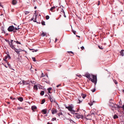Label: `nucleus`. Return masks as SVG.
Instances as JSON below:
<instances>
[{
    "instance_id": "680f3d73",
    "label": "nucleus",
    "mask_w": 124,
    "mask_h": 124,
    "mask_svg": "<svg viewBox=\"0 0 124 124\" xmlns=\"http://www.w3.org/2000/svg\"><path fill=\"white\" fill-rule=\"evenodd\" d=\"M79 101L78 102V103H80L81 102H82V101H80V100H79Z\"/></svg>"
},
{
    "instance_id": "c756f323",
    "label": "nucleus",
    "mask_w": 124,
    "mask_h": 124,
    "mask_svg": "<svg viewBox=\"0 0 124 124\" xmlns=\"http://www.w3.org/2000/svg\"><path fill=\"white\" fill-rule=\"evenodd\" d=\"M45 101V100L44 99L42 100L41 101V104H43Z\"/></svg>"
},
{
    "instance_id": "a19ab883",
    "label": "nucleus",
    "mask_w": 124,
    "mask_h": 124,
    "mask_svg": "<svg viewBox=\"0 0 124 124\" xmlns=\"http://www.w3.org/2000/svg\"><path fill=\"white\" fill-rule=\"evenodd\" d=\"M21 52V51H18V52H16V53L18 55H20V54L19 52Z\"/></svg>"
},
{
    "instance_id": "bf43d9fd",
    "label": "nucleus",
    "mask_w": 124,
    "mask_h": 124,
    "mask_svg": "<svg viewBox=\"0 0 124 124\" xmlns=\"http://www.w3.org/2000/svg\"><path fill=\"white\" fill-rule=\"evenodd\" d=\"M73 32L74 34H75V33L76 32V31H73Z\"/></svg>"
},
{
    "instance_id": "69168bd1",
    "label": "nucleus",
    "mask_w": 124,
    "mask_h": 124,
    "mask_svg": "<svg viewBox=\"0 0 124 124\" xmlns=\"http://www.w3.org/2000/svg\"><path fill=\"white\" fill-rule=\"evenodd\" d=\"M5 62H6L7 63V64H8V63H9L8 62L7 60Z\"/></svg>"
},
{
    "instance_id": "f03ea898",
    "label": "nucleus",
    "mask_w": 124,
    "mask_h": 124,
    "mask_svg": "<svg viewBox=\"0 0 124 124\" xmlns=\"http://www.w3.org/2000/svg\"><path fill=\"white\" fill-rule=\"evenodd\" d=\"M55 107L56 108H57V109L59 110V111H58V110H57L56 109H55V113L56 112H58L57 113V114H58V116H59L60 115H62V113L61 112V111H60L59 110V106L57 103V102H55Z\"/></svg>"
},
{
    "instance_id": "5701e85b",
    "label": "nucleus",
    "mask_w": 124,
    "mask_h": 124,
    "mask_svg": "<svg viewBox=\"0 0 124 124\" xmlns=\"http://www.w3.org/2000/svg\"><path fill=\"white\" fill-rule=\"evenodd\" d=\"M44 91H42L40 93V94L41 96H43L44 93Z\"/></svg>"
},
{
    "instance_id": "c03bdc74",
    "label": "nucleus",
    "mask_w": 124,
    "mask_h": 124,
    "mask_svg": "<svg viewBox=\"0 0 124 124\" xmlns=\"http://www.w3.org/2000/svg\"><path fill=\"white\" fill-rule=\"evenodd\" d=\"M81 49L83 50L84 49V47L83 46L81 47Z\"/></svg>"
},
{
    "instance_id": "09e8293b",
    "label": "nucleus",
    "mask_w": 124,
    "mask_h": 124,
    "mask_svg": "<svg viewBox=\"0 0 124 124\" xmlns=\"http://www.w3.org/2000/svg\"><path fill=\"white\" fill-rule=\"evenodd\" d=\"M7 58L5 59V58H3V60L5 61H6L7 60Z\"/></svg>"
},
{
    "instance_id": "13d9d810",
    "label": "nucleus",
    "mask_w": 124,
    "mask_h": 124,
    "mask_svg": "<svg viewBox=\"0 0 124 124\" xmlns=\"http://www.w3.org/2000/svg\"><path fill=\"white\" fill-rule=\"evenodd\" d=\"M37 16H38L37 15H36V14L35 15V18H36V19H37Z\"/></svg>"
},
{
    "instance_id": "a18cd8bd",
    "label": "nucleus",
    "mask_w": 124,
    "mask_h": 124,
    "mask_svg": "<svg viewBox=\"0 0 124 124\" xmlns=\"http://www.w3.org/2000/svg\"><path fill=\"white\" fill-rule=\"evenodd\" d=\"M32 67V66H31V69H30V70H31V72L32 73V72H33V71L31 70V68Z\"/></svg>"
},
{
    "instance_id": "412c9836",
    "label": "nucleus",
    "mask_w": 124,
    "mask_h": 124,
    "mask_svg": "<svg viewBox=\"0 0 124 124\" xmlns=\"http://www.w3.org/2000/svg\"><path fill=\"white\" fill-rule=\"evenodd\" d=\"M52 89V88L51 87H50L47 89V90L48 91V93H51L50 91Z\"/></svg>"
},
{
    "instance_id": "39448f33",
    "label": "nucleus",
    "mask_w": 124,
    "mask_h": 124,
    "mask_svg": "<svg viewBox=\"0 0 124 124\" xmlns=\"http://www.w3.org/2000/svg\"><path fill=\"white\" fill-rule=\"evenodd\" d=\"M111 101L110 100L109 103L108 104V105L110 107L112 108H114L115 107H116L117 106V105L116 104H114L113 102H111Z\"/></svg>"
},
{
    "instance_id": "a878e982",
    "label": "nucleus",
    "mask_w": 124,
    "mask_h": 124,
    "mask_svg": "<svg viewBox=\"0 0 124 124\" xmlns=\"http://www.w3.org/2000/svg\"><path fill=\"white\" fill-rule=\"evenodd\" d=\"M30 13V12L27 11H25V15H26L29 14Z\"/></svg>"
},
{
    "instance_id": "6e6d98bb",
    "label": "nucleus",
    "mask_w": 124,
    "mask_h": 124,
    "mask_svg": "<svg viewBox=\"0 0 124 124\" xmlns=\"http://www.w3.org/2000/svg\"><path fill=\"white\" fill-rule=\"evenodd\" d=\"M15 29L16 30L19 31L18 29L16 27L15 28Z\"/></svg>"
},
{
    "instance_id": "aec40b11",
    "label": "nucleus",
    "mask_w": 124,
    "mask_h": 124,
    "mask_svg": "<svg viewBox=\"0 0 124 124\" xmlns=\"http://www.w3.org/2000/svg\"><path fill=\"white\" fill-rule=\"evenodd\" d=\"M120 55H122V56H123L124 55V53H123V50H122L120 52Z\"/></svg>"
},
{
    "instance_id": "0e129e2a",
    "label": "nucleus",
    "mask_w": 124,
    "mask_h": 124,
    "mask_svg": "<svg viewBox=\"0 0 124 124\" xmlns=\"http://www.w3.org/2000/svg\"><path fill=\"white\" fill-rule=\"evenodd\" d=\"M51 120L52 121H54V118H52V119Z\"/></svg>"
},
{
    "instance_id": "2f4dec72",
    "label": "nucleus",
    "mask_w": 124,
    "mask_h": 124,
    "mask_svg": "<svg viewBox=\"0 0 124 124\" xmlns=\"http://www.w3.org/2000/svg\"><path fill=\"white\" fill-rule=\"evenodd\" d=\"M52 113L53 114H54V108H53L52 110Z\"/></svg>"
},
{
    "instance_id": "4c0bfd02",
    "label": "nucleus",
    "mask_w": 124,
    "mask_h": 124,
    "mask_svg": "<svg viewBox=\"0 0 124 124\" xmlns=\"http://www.w3.org/2000/svg\"><path fill=\"white\" fill-rule=\"evenodd\" d=\"M122 108V107H120L119 106L117 105L116 107H115L114 108Z\"/></svg>"
},
{
    "instance_id": "c9c22d12",
    "label": "nucleus",
    "mask_w": 124,
    "mask_h": 124,
    "mask_svg": "<svg viewBox=\"0 0 124 124\" xmlns=\"http://www.w3.org/2000/svg\"><path fill=\"white\" fill-rule=\"evenodd\" d=\"M32 59L33 61L34 62H35L36 61V60L35 59V57H32Z\"/></svg>"
},
{
    "instance_id": "9b49d317",
    "label": "nucleus",
    "mask_w": 124,
    "mask_h": 124,
    "mask_svg": "<svg viewBox=\"0 0 124 124\" xmlns=\"http://www.w3.org/2000/svg\"><path fill=\"white\" fill-rule=\"evenodd\" d=\"M31 108L32 110L33 111H34V109H37V107L35 105H33L31 106Z\"/></svg>"
},
{
    "instance_id": "9d476101",
    "label": "nucleus",
    "mask_w": 124,
    "mask_h": 124,
    "mask_svg": "<svg viewBox=\"0 0 124 124\" xmlns=\"http://www.w3.org/2000/svg\"><path fill=\"white\" fill-rule=\"evenodd\" d=\"M13 46H14L13 47H11L12 49H14L15 52L16 53V52H18L19 51L18 50L15 48L16 45H13Z\"/></svg>"
},
{
    "instance_id": "6e6552de",
    "label": "nucleus",
    "mask_w": 124,
    "mask_h": 124,
    "mask_svg": "<svg viewBox=\"0 0 124 124\" xmlns=\"http://www.w3.org/2000/svg\"><path fill=\"white\" fill-rule=\"evenodd\" d=\"M48 94L49 95V98L51 102H53V101L54 102V101L53 99H52L53 98V97L52 96V95L51 94L50 95L48 93Z\"/></svg>"
},
{
    "instance_id": "ea45409f",
    "label": "nucleus",
    "mask_w": 124,
    "mask_h": 124,
    "mask_svg": "<svg viewBox=\"0 0 124 124\" xmlns=\"http://www.w3.org/2000/svg\"><path fill=\"white\" fill-rule=\"evenodd\" d=\"M16 43L17 44H21V43L18 41H16Z\"/></svg>"
},
{
    "instance_id": "cd10ccee",
    "label": "nucleus",
    "mask_w": 124,
    "mask_h": 124,
    "mask_svg": "<svg viewBox=\"0 0 124 124\" xmlns=\"http://www.w3.org/2000/svg\"><path fill=\"white\" fill-rule=\"evenodd\" d=\"M113 117L114 119H116V118H118V117L116 115H115Z\"/></svg>"
},
{
    "instance_id": "f3484780",
    "label": "nucleus",
    "mask_w": 124,
    "mask_h": 124,
    "mask_svg": "<svg viewBox=\"0 0 124 124\" xmlns=\"http://www.w3.org/2000/svg\"><path fill=\"white\" fill-rule=\"evenodd\" d=\"M46 111L47 110L46 109H45L42 110V111L43 113L44 114H46Z\"/></svg>"
},
{
    "instance_id": "6ab92c4d",
    "label": "nucleus",
    "mask_w": 124,
    "mask_h": 124,
    "mask_svg": "<svg viewBox=\"0 0 124 124\" xmlns=\"http://www.w3.org/2000/svg\"><path fill=\"white\" fill-rule=\"evenodd\" d=\"M8 65L9 68L11 69L12 70H14L12 68V67L10 65L9 63H8Z\"/></svg>"
},
{
    "instance_id": "c85d7f7f",
    "label": "nucleus",
    "mask_w": 124,
    "mask_h": 124,
    "mask_svg": "<svg viewBox=\"0 0 124 124\" xmlns=\"http://www.w3.org/2000/svg\"><path fill=\"white\" fill-rule=\"evenodd\" d=\"M23 108L21 107H17V110H20L21 109H23Z\"/></svg>"
},
{
    "instance_id": "774afa93",
    "label": "nucleus",
    "mask_w": 124,
    "mask_h": 124,
    "mask_svg": "<svg viewBox=\"0 0 124 124\" xmlns=\"http://www.w3.org/2000/svg\"><path fill=\"white\" fill-rule=\"evenodd\" d=\"M47 124H52V123H50L49 122H48L47 123Z\"/></svg>"
},
{
    "instance_id": "7c9ffc66",
    "label": "nucleus",
    "mask_w": 124,
    "mask_h": 124,
    "mask_svg": "<svg viewBox=\"0 0 124 124\" xmlns=\"http://www.w3.org/2000/svg\"><path fill=\"white\" fill-rule=\"evenodd\" d=\"M49 18V16L47 15L46 16V20L48 19Z\"/></svg>"
},
{
    "instance_id": "338daca9",
    "label": "nucleus",
    "mask_w": 124,
    "mask_h": 124,
    "mask_svg": "<svg viewBox=\"0 0 124 124\" xmlns=\"http://www.w3.org/2000/svg\"><path fill=\"white\" fill-rule=\"evenodd\" d=\"M36 23H38V24H40V22H37Z\"/></svg>"
},
{
    "instance_id": "864d4df0",
    "label": "nucleus",
    "mask_w": 124,
    "mask_h": 124,
    "mask_svg": "<svg viewBox=\"0 0 124 124\" xmlns=\"http://www.w3.org/2000/svg\"><path fill=\"white\" fill-rule=\"evenodd\" d=\"M11 11L12 12H13L14 11V9H11Z\"/></svg>"
},
{
    "instance_id": "8fccbe9b",
    "label": "nucleus",
    "mask_w": 124,
    "mask_h": 124,
    "mask_svg": "<svg viewBox=\"0 0 124 124\" xmlns=\"http://www.w3.org/2000/svg\"><path fill=\"white\" fill-rule=\"evenodd\" d=\"M36 18H35V19L34 20H33V21L35 22H36L37 21H36Z\"/></svg>"
},
{
    "instance_id": "e2e57ef3",
    "label": "nucleus",
    "mask_w": 124,
    "mask_h": 124,
    "mask_svg": "<svg viewBox=\"0 0 124 124\" xmlns=\"http://www.w3.org/2000/svg\"><path fill=\"white\" fill-rule=\"evenodd\" d=\"M0 6L2 7H3V6L1 5V3H0Z\"/></svg>"
},
{
    "instance_id": "052dcab7",
    "label": "nucleus",
    "mask_w": 124,
    "mask_h": 124,
    "mask_svg": "<svg viewBox=\"0 0 124 124\" xmlns=\"http://www.w3.org/2000/svg\"><path fill=\"white\" fill-rule=\"evenodd\" d=\"M34 18L33 17H32L31 18V21L34 20Z\"/></svg>"
},
{
    "instance_id": "3c124183",
    "label": "nucleus",
    "mask_w": 124,
    "mask_h": 124,
    "mask_svg": "<svg viewBox=\"0 0 124 124\" xmlns=\"http://www.w3.org/2000/svg\"><path fill=\"white\" fill-rule=\"evenodd\" d=\"M114 82L116 84H117V82L116 80H115L114 81Z\"/></svg>"
},
{
    "instance_id": "0eeeda50",
    "label": "nucleus",
    "mask_w": 124,
    "mask_h": 124,
    "mask_svg": "<svg viewBox=\"0 0 124 124\" xmlns=\"http://www.w3.org/2000/svg\"><path fill=\"white\" fill-rule=\"evenodd\" d=\"M15 29L13 25L10 26L8 29V30L9 32H12Z\"/></svg>"
},
{
    "instance_id": "72a5a7b5",
    "label": "nucleus",
    "mask_w": 124,
    "mask_h": 124,
    "mask_svg": "<svg viewBox=\"0 0 124 124\" xmlns=\"http://www.w3.org/2000/svg\"><path fill=\"white\" fill-rule=\"evenodd\" d=\"M98 47L100 49H102L103 48L102 47V46H100L99 45V46H98Z\"/></svg>"
},
{
    "instance_id": "4468645a",
    "label": "nucleus",
    "mask_w": 124,
    "mask_h": 124,
    "mask_svg": "<svg viewBox=\"0 0 124 124\" xmlns=\"http://www.w3.org/2000/svg\"><path fill=\"white\" fill-rule=\"evenodd\" d=\"M18 100L21 102H22L23 100V99L22 97H19L17 98Z\"/></svg>"
},
{
    "instance_id": "e433bc0d",
    "label": "nucleus",
    "mask_w": 124,
    "mask_h": 124,
    "mask_svg": "<svg viewBox=\"0 0 124 124\" xmlns=\"http://www.w3.org/2000/svg\"><path fill=\"white\" fill-rule=\"evenodd\" d=\"M38 49L35 50V49H34V50H33L32 52H36L37 51H38Z\"/></svg>"
},
{
    "instance_id": "5fc2aeb1",
    "label": "nucleus",
    "mask_w": 124,
    "mask_h": 124,
    "mask_svg": "<svg viewBox=\"0 0 124 124\" xmlns=\"http://www.w3.org/2000/svg\"><path fill=\"white\" fill-rule=\"evenodd\" d=\"M61 85L60 84H59V85H57L56 86V87H59V86H60Z\"/></svg>"
},
{
    "instance_id": "f704fd0d",
    "label": "nucleus",
    "mask_w": 124,
    "mask_h": 124,
    "mask_svg": "<svg viewBox=\"0 0 124 124\" xmlns=\"http://www.w3.org/2000/svg\"><path fill=\"white\" fill-rule=\"evenodd\" d=\"M10 99H12L13 100H15L16 99L14 97L13 98V97H12V96L10 97Z\"/></svg>"
},
{
    "instance_id": "dca6fc26",
    "label": "nucleus",
    "mask_w": 124,
    "mask_h": 124,
    "mask_svg": "<svg viewBox=\"0 0 124 124\" xmlns=\"http://www.w3.org/2000/svg\"><path fill=\"white\" fill-rule=\"evenodd\" d=\"M41 35L42 37H44L47 36V34L46 33H44V32H42L41 33Z\"/></svg>"
},
{
    "instance_id": "f257e3e1",
    "label": "nucleus",
    "mask_w": 124,
    "mask_h": 124,
    "mask_svg": "<svg viewBox=\"0 0 124 124\" xmlns=\"http://www.w3.org/2000/svg\"><path fill=\"white\" fill-rule=\"evenodd\" d=\"M84 76L86 77L87 78H89V80H91L92 82L94 83L95 85L96 84L97 78L96 76L92 75L93 79H92L91 78H90V75L89 74H85Z\"/></svg>"
},
{
    "instance_id": "603ef678",
    "label": "nucleus",
    "mask_w": 124,
    "mask_h": 124,
    "mask_svg": "<svg viewBox=\"0 0 124 124\" xmlns=\"http://www.w3.org/2000/svg\"><path fill=\"white\" fill-rule=\"evenodd\" d=\"M68 52V53H71V54H74V53L72 51Z\"/></svg>"
},
{
    "instance_id": "1a4fd4ad",
    "label": "nucleus",
    "mask_w": 124,
    "mask_h": 124,
    "mask_svg": "<svg viewBox=\"0 0 124 124\" xmlns=\"http://www.w3.org/2000/svg\"><path fill=\"white\" fill-rule=\"evenodd\" d=\"M17 3V2L16 0H12V4L13 5H16Z\"/></svg>"
},
{
    "instance_id": "20e7f679",
    "label": "nucleus",
    "mask_w": 124,
    "mask_h": 124,
    "mask_svg": "<svg viewBox=\"0 0 124 124\" xmlns=\"http://www.w3.org/2000/svg\"><path fill=\"white\" fill-rule=\"evenodd\" d=\"M5 40L6 42H8V44L9 45L10 47L12 48L14 47V46H13V45H14L13 43V40H10V42L9 40L6 39H5Z\"/></svg>"
},
{
    "instance_id": "473e14b6",
    "label": "nucleus",
    "mask_w": 124,
    "mask_h": 124,
    "mask_svg": "<svg viewBox=\"0 0 124 124\" xmlns=\"http://www.w3.org/2000/svg\"><path fill=\"white\" fill-rule=\"evenodd\" d=\"M94 101H93V102H92L91 101L90 103H89V104L91 106L93 104V102H94Z\"/></svg>"
},
{
    "instance_id": "58836bf2",
    "label": "nucleus",
    "mask_w": 124,
    "mask_h": 124,
    "mask_svg": "<svg viewBox=\"0 0 124 124\" xmlns=\"http://www.w3.org/2000/svg\"><path fill=\"white\" fill-rule=\"evenodd\" d=\"M26 81H25L24 80H23V85H25V84L26 83Z\"/></svg>"
},
{
    "instance_id": "4d7b16f0",
    "label": "nucleus",
    "mask_w": 124,
    "mask_h": 124,
    "mask_svg": "<svg viewBox=\"0 0 124 124\" xmlns=\"http://www.w3.org/2000/svg\"><path fill=\"white\" fill-rule=\"evenodd\" d=\"M2 33H5V31L4 30H2Z\"/></svg>"
},
{
    "instance_id": "b1692460",
    "label": "nucleus",
    "mask_w": 124,
    "mask_h": 124,
    "mask_svg": "<svg viewBox=\"0 0 124 124\" xmlns=\"http://www.w3.org/2000/svg\"><path fill=\"white\" fill-rule=\"evenodd\" d=\"M41 24L43 25H45V22L43 21H42Z\"/></svg>"
},
{
    "instance_id": "4be33fe9",
    "label": "nucleus",
    "mask_w": 124,
    "mask_h": 124,
    "mask_svg": "<svg viewBox=\"0 0 124 124\" xmlns=\"http://www.w3.org/2000/svg\"><path fill=\"white\" fill-rule=\"evenodd\" d=\"M71 123H72V124H77L76 123L74 122L71 119H69Z\"/></svg>"
},
{
    "instance_id": "2eb2a0df",
    "label": "nucleus",
    "mask_w": 124,
    "mask_h": 124,
    "mask_svg": "<svg viewBox=\"0 0 124 124\" xmlns=\"http://www.w3.org/2000/svg\"><path fill=\"white\" fill-rule=\"evenodd\" d=\"M61 14H62L63 13V14L64 15V17H66V16L65 14V13L64 12V10L63 9H62V10L61 11Z\"/></svg>"
},
{
    "instance_id": "de8ad7c7",
    "label": "nucleus",
    "mask_w": 124,
    "mask_h": 124,
    "mask_svg": "<svg viewBox=\"0 0 124 124\" xmlns=\"http://www.w3.org/2000/svg\"><path fill=\"white\" fill-rule=\"evenodd\" d=\"M98 5L99 6L100 4V1H98Z\"/></svg>"
},
{
    "instance_id": "423d86ee",
    "label": "nucleus",
    "mask_w": 124,
    "mask_h": 124,
    "mask_svg": "<svg viewBox=\"0 0 124 124\" xmlns=\"http://www.w3.org/2000/svg\"><path fill=\"white\" fill-rule=\"evenodd\" d=\"M73 107L70 106H69L68 107H66V108L68 109L69 110L72 112H75V111L73 110Z\"/></svg>"
},
{
    "instance_id": "79ce46f5",
    "label": "nucleus",
    "mask_w": 124,
    "mask_h": 124,
    "mask_svg": "<svg viewBox=\"0 0 124 124\" xmlns=\"http://www.w3.org/2000/svg\"><path fill=\"white\" fill-rule=\"evenodd\" d=\"M45 74H44L43 73H42V74H41V77H44L45 76Z\"/></svg>"
},
{
    "instance_id": "49530a36",
    "label": "nucleus",
    "mask_w": 124,
    "mask_h": 124,
    "mask_svg": "<svg viewBox=\"0 0 124 124\" xmlns=\"http://www.w3.org/2000/svg\"><path fill=\"white\" fill-rule=\"evenodd\" d=\"M30 82H29V83H26L25 84V85H30Z\"/></svg>"
},
{
    "instance_id": "37998d69",
    "label": "nucleus",
    "mask_w": 124,
    "mask_h": 124,
    "mask_svg": "<svg viewBox=\"0 0 124 124\" xmlns=\"http://www.w3.org/2000/svg\"><path fill=\"white\" fill-rule=\"evenodd\" d=\"M58 40H59V39H58L57 38H56L55 39V42H57V41Z\"/></svg>"
},
{
    "instance_id": "f8f14e48",
    "label": "nucleus",
    "mask_w": 124,
    "mask_h": 124,
    "mask_svg": "<svg viewBox=\"0 0 124 124\" xmlns=\"http://www.w3.org/2000/svg\"><path fill=\"white\" fill-rule=\"evenodd\" d=\"M95 110L94 109L92 110L91 112V113L92 115H94L95 113Z\"/></svg>"
},
{
    "instance_id": "7ed1b4c3",
    "label": "nucleus",
    "mask_w": 124,
    "mask_h": 124,
    "mask_svg": "<svg viewBox=\"0 0 124 124\" xmlns=\"http://www.w3.org/2000/svg\"><path fill=\"white\" fill-rule=\"evenodd\" d=\"M72 113L73 114V116L76 118L79 119L81 118L82 119L83 118V116L82 115H81L79 113H75L74 112H72Z\"/></svg>"
},
{
    "instance_id": "a211bd4d",
    "label": "nucleus",
    "mask_w": 124,
    "mask_h": 124,
    "mask_svg": "<svg viewBox=\"0 0 124 124\" xmlns=\"http://www.w3.org/2000/svg\"><path fill=\"white\" fill-rule=\"evenodd\" d=\"M33 89L34 90H37L38 89L37 85H35L33 86Z\"/></svg>"
},
{
    "instance_id": "393cba45",
    "label": "nucleus",
    "mask_w": 124,
    "mask_h": 124,
    "mask_svg": "<svg viewBox=\"0 0 124 124\" xmlns=\"http://www.w3.org/2000/svg\"><path fill=\"white\" fill-rule=\"evenodd\" d=\"M82 97L84 99L86 97V94L83 93L82 94Z\"/></svg>"
},
{
    "instance_id": "ddd939ff",
    "label": "nucleus",
    "mask_w": 124,
    "mask_h": 124,
    "mask_svg": "<svg viewBox=\"0 0 124 124\" xmlns=\"http://www.w3.org/2000/svg\"><path fill=\"white\" fill-rule=\"evenodd\" d=\"M5 59L6 58H8L9 59H11V57L9 55V54H7V55L5 56Z\"/></svg>"
},
{
    "instance_id": "bb28decb",
    "label": "nucleus",
    "mask_w": 124,
    "mask_h": 124,
    "mask_svg": "<svg viewBox=\"0 0 124 124\" xmlns=\"http://www.w3.org/2000/svg\"><path fill=\"white\" fill-rule=\"evenodd\" d=\"M54 9V6L53 7H51V8L50 9V10L52 11L53 12V10Z\"/></svg>"
}]
</instances>
